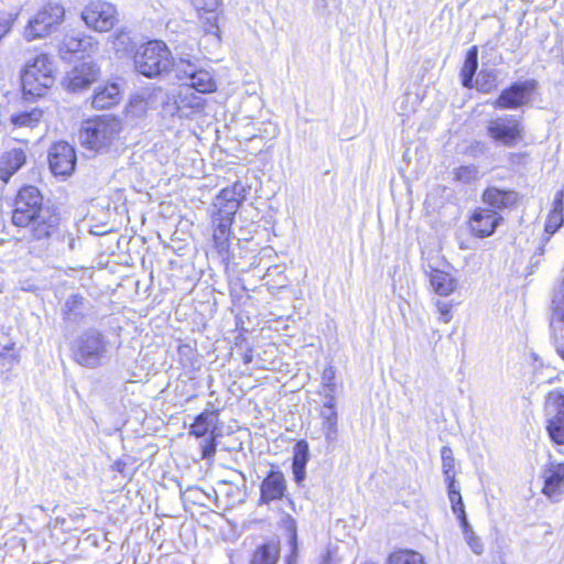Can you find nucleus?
Here are the masks:
<instances>
[{"label":"nucleus","instance_id":"obj_38","mask_svg":"<svg viewBox=\"0 0 564 564\" xmlns=\"http://www.w3.org/2000/svg\"><path fill=\"white\" fill-rule=\"evenodd\" d=\"M447 490L453 512L457 517L465 514L466 512L464 508L463 498L459 490L455 487V484L447 485Z\"/></svg>","mask_w":564,"mask_h":564},{"label":"nucleus","instance_id":"obj_32","mask_svg":"<svg viewBox=\"0 0 564 564\" xmlns=\"http://www.w3.org/2000/svg\"><path fill=\"white\" fill-rule=\"evenodd\" d=\"M42 110L33 108L29 111L13 113L10 121L15 127H34L42 118Z\"/></svg>","mask_w":564,"mask_h":564},{"label":"nucleus","instance_id":"obj_5","mask_svg":"<svg viewBox=\"0 0 564 564\" xmlns=\"http://www.w3.org/2000/svg\"><path fill=\"white\" fill-rule=\"evenodd\" d=\"M53 72V62L45 54H40L29 62L21 75L24 98L43 96L54 84Z\"/></svg>","mask_w":564,"mask_h":564},{"label":"nucleus","instance_id":"obj_22","mask_svg":"<svg viewBox=\"0 0 564 564\" xmlns=\"http://www.w3.org/2000/svg\"><path fill=\"white\" fill-rule=\"evenodd\" d=\"M310 459V447L308 443L304 440L299 441L294 446L292 471L294 475V481L301 484L306 476V464Z\"/></svg>","mask_w":564,"mask_h":564},{"label":"nucleus","instance_id":"obj_2","mask_svg":"<svg viewBox=\"0 0 564 564\" xmlns=\"http://www.w3.org/2000/svg\"><path fill=\"white\" fill-rule=\"evenodd\" d=\"M121 131V122L115 117L104 115L86 120L79 131V141L88 150L107 151Z\"/></svg>","mask_w":564,"mask_h":564},{"label":"nucleus","instance_id":"obj_31","mask_svg":"<svg viewBox=\"0 0 564 564\" xmlns=\"http://www.w3.org/2000/svg\"><path fill=\"white\" fill-rule=\"evenodd\" d=\"M112 48L119 57L135 53V43L128 32H118L112 40Z\"/></svg>","mask_w":564,"mask_h":564},{"label":"nucleus","instance_id":"obj_47","mask_svg":"<svg viewBox=\"0 0 564 564\" xmlns=\"http://www.w3.org/2000/svg\"><path fill=\"white\" fill-rule=\"evenodd\" d=\"M322 380H323L324 387L327 390H329L330 392H335L336 384H335L334 367L330 366V367H327L324 369L323 375H322Z\"/></svg>","mask_w":564,"mask_h":564},{"label":"nucleus","instance_id":"obj_35","mask_svg":"<svg viewBox=\"0 0 564 564\" xmlns=\"http://www.w3.org/2000/svg\"><path fill=\"white\" fill-rule=\"evenodd\" d=\"M497 86L495 69H481L476 77V87L482 93H490Z\"/></svg>","mask_w":564,"mask_h":564},{"label":"nucleus","instance_id":"obj_41","mask_svg":"<svg viewBox=\"0 0 564 564\" xmlns=\"http://www.w3.org/2000/svg\"><path fill=\"white\" fill-rule=\"evenodd\" d=\"M15 364L17 357L11 352V348L3 347L0 349V375L11 371Z\"/></svg>","mask_w":564,"mask_h":564},{"label":"nucleus","instance_id":"obj_14","mask_svg":"<svg viewBox=\"0 0 564 564\" xmlns=\"http://www.w3.org/2000/svg\"><path fill=\"white\" fill-rule=\"evenodd\" d=\"M47 161L51 172L55 176L65 178L75 171L77 161L75 149L65 141L56 142L48 149Z\"/></svg>","mask_w":564,"mask_h":564},{"label":"nucleus","instance_id":"obj_11","mask_svg":"<svg viewBox=\"0 0 564 564\" xmlns=\"http://www.w3.org/2000/svg\"><path fill=\"white\" fill-rule=\"evenodd\" d=\"M194 87L182 86L177 95H170L162 88L154 89L156 97H160L163 105L169 107V101L173 100L172 115L178 117H188L194 110H202L205 99L193 91Z\"/></svg>","mask_w":564,"mask_h":564},{"label":"nucleus","instance_id":"obj_24","mask_svg":"<svg viewBox=\"0 0 564 564\" xmlns=\"http://www.w3.org/2000/svg\"><path fill=\"white\" fill-rule=\"evenodd\" d=\"M430 284L441 296H447L456 289L457 282L456 280L448 274L438 269H432L430 272Z\"/></svg>","mask_w":564,"mask_h":564},{"label":"nucleus","instance_id":"obj_59","mask_svg":"<svg viewBox=\"0 0 564 564\" xmlns=\"http://www.w3.org/2000/svg\"><path fill=\"white\" fill-rule=\"evenodd\" d=\"M556 351L560 355V357L564 360V344L557 346Z\"/></svg>","mask_w":564,"mask_h":564},{"label":"nucleus","instance_id":"obj_51","mask_svg":"<svg viewBox=\"0 0 564 564\" xmlns=\"http://www.w3.org/2000/svg\"><path fill=\"white\" fill-rule=\"evenodd\" d=\"M437 308H438V312L441 314V319L444 322V323H448L452 318V315H451V310H449V305L447 303H444V302H441L438 301L437 302Z\"/></svg>","mask_w":564,"mask_h":564},{"label":"nucleus","instance_id":"obj_9","mask_svg":"<svg viewBox=\"0 0 564 564\" xmlns=\"http://www.w3.org/2000/svg\"><path fill=\"white\" fill-rule=\"evenodd\" d=\"M82 19L97 32H107L119 21L116 7L104 0L89 1L82 12Z\"/></svg>","mask_w":564,"mask_h":564},{"label":"nucleus","instance_id":"obj_33","mask_svg":"<svg viewBox=\"0 0 564 564\" xmlns=\"http://www.w3.org/2000/svg\"><path fill=\"white\" fill-rule=\"evenodd\" d=\"M388 564H425L423 556L412 550H401L389 556Z\"/></svg>","mask_w":564,"mask_h":564},{"label":"nucleus","instance_id":"obj_56","mask_svg":"<svg viewBox=\"0 0 564 564\" xmlns=\"http://www.w3.org/2000/svg\"><path fill=\"white\" fill-rule=\"evenodd\" d=\"M563 198H564V191L561 189L556 193L554 198V210H561L563 212Z\"/></svg>","mask_w":564,"mask_h":564},{"label":"nucleus","instance_id":"obj_48","mask_svg":"<svg viewBox=\"0 0 564 564\" xmlns=\"http://www.w3.org/2000/svg\"><path fill=\"white\" fill-rule=\"evenodd\" d=\"M17 14L0 13V39H2L11 29L12 22L15 20Z\"/></svg>","mask_w":564,"mask_h":564},{"label":"nucleus","instance_id":"obj_46","mask_svg":"<svg viewBox=\"0 0 564 564\" xmlns=\"http://www.w3.org/2000/svg\"><path fill=\"white\" fill-rule=\"evenodd\" d=\"M148 102L142 96H134L129 104V111L133 115L140 116L147 111Z\"/></svg>","mask_w":564,"mask_h":564},{"label":"nucleus","instance_id":"obj_7","mask_svg":"<svg viewBox=\"0 0 564 564\" xmlns=\"http://www.w3.org/2000/svg\"><path fill=\"white\" fill-rule=\"evenodd\" d=\"M487 133L495 142L512 148L523 140L522 117L505 115L491 119L487 124Z\"/></svg>","mask_w":564,"mask_h":564},{"label":"nucleus","instance_id":"obj_57","mask_svg":"<svg viewBox=\"0 0 564 564\" xmlns=\"http://www.w3.org/2000/svg\"><path fill=\"white\" fill-rule=\"evenodd\" d=\"M231 188H235V191L238 194L240 193V196H238V197L240 198V203H241L243 200V198H245V195H243L245 187L240 183H235Z\"/></svg>","mask_w":564,"mask_h":564},{"label":"nucleus","instance_id":"obj_27","mask_svg":"<svg viewBox=\"0 0 564 564\" xmlns=\"http://www.w3.org/2000/svg\"><path fill=\"white\" fill-rule=\"evenodd\" d=\"M478 68V48L473 46L468 50L464 66L462 68V84L464 87H473L474 76Z\"/></svg>","mask_w":564,"mask_h":564},{"label":"nucleus","instance_id":"obj_40","mask_svg":"<svg viewBox=\"0 0 564 564\" xmlns=\"http://www.w3.org/2000/svg\"><path fill=\"white\" fill-rule=\"evenodd\" d=\"M230 237H231V235H221V238H220V235L214 234L215 248L217 249V252L223 258V260H227V261L230 260V258H231L230 248H229Z\"/></svg>","mask_w":564,"mask_h":564},{"label":"nucleus","instance_id":"obj_1","mask_svg":"<svg viewBox=\"0 0 564 564\" xmlns=\"http://www.w3.org/2000/svg\"><path fill=\"white\" fill-rule=\"evenodd\" d=\"M43 199L40 189L33 185L22 187L15 197L12 224L26 229L29 239H44L57 232L59 214Z\"/></svg>","mask_w":564,"mask_h":564},{"label":"nucleus","instance_id":"obj_20","mask_svg":"<svg viewBox=\"0 0 564 564\" xmlns=\"http://www.w3.org/2000/svg\"><path fill=\"white\" fill-rule=\"evenodd\" d=\"M26 162V155L22 149H12L6 152L0 160V177L8 182Z\"/></svg>","mask_w":564,"mask_h":564},{"label":"nucleus","instance_id":"obj_8","mask_svg":"<svg viewBox=\"0 0 564 564\" xmlns=\"http://www.w3.org/2000/svg\"><path fill=\"white\" fill-rule=\"evenodd\" d=\"M65 15L64 7L50 3L40 10L28 23L24 37L28 41L44 37L62 23Z\"/></svg>","mask_w":564,"mask_h":564},{"label":"nucleus","instance_id":"obj_4","mask_svg":"<svg viewBox=\"0 0 564 564\" xmlns=\"http://www.w3.org/2000/svg\"><path fill=\"white\" fill-rule=\"evenodd\" d=\"M135 70L148 78L159 77L172 69L173 56L162 41H150L134 53Z\"/></svg>","mask_w":564,"mask_h":564},{"label":"nucleus","instance_id":"obj_34","mask_svg":"<svg viewBox=\"0 0 564 564\" xmlns=\"http://www.w3.org/2000/svg\"><path fill=\"white\" fill-rule=\"evenodd\" d=\"M441 458H442V469L445 476V481L447 485L455 484V459L453 455V451L448 446H443L441 449Z\"/></svg>","mask_w":564,"mask_h":564},{"label":"nucleus","instance_id":"obj_44","mask_svg":"<svg viewBox=\"0 0 564 564\" xmlns=\"http://www.w3.org/2000/svg\"><path fill=\"white\" fill-rule=\"evenodd\" d=\"M563 212L553 209L546 219L544 229L547 234L553 235L560 229V227L563 225Z\"/></svg>","mask_w":564,"mask_h":564},{"label":"nucleus","instance_id":"obj_54","mask_svg":"<svg viewBox=\"0 0 564 564\" xmlns=\"http://www.w3.org/2000/svg\"><path fill=\"white\" fill-rule=\"evenodd\" d=\"M318 564H337L336 558L334 557L333 552L327 549L321 556Z\"/></svg>","mask_w":564,"mask_h":564},{"label":"nucleus","instance_id":"obj_21","mask_svg":"<svg viewBox=\"0 0 564 564\" xmlns=\"http://www.w3.org/2000/svg\"><path fill=\"white\" fill-rule=\"evenodd\" d=\"M120 87L117 83H109L98 87L93 96L91 105L96 109H107L120 101Z\"/></svg>","mask_w":564,"mask_h":564},{"label":"nucleus","instance_id":"obj_53","mask_svg":"<svg viewBox=\"0 0 564 564\" xmlns=\"http://www.w3.org/2000/svg\"><path fill=\"white\" fill-rule=\"evenodd\" d=\"M323 409L336 410V400L334 397V392H330L329 390H327V392L325 393V402H324Z\"/></svg>","mask_w":564,"mask_h":564},{"label":"nucleus","instance_id":"obj_42","mask_svg":"<svg viewBox=\"0 0 564 564\" xmlns=\"http://www.w3.org/2000/svg\"><path fill=\"white\" fill-rule=\"evenodd\" d=\"M553 313L551 318V325L555 321L564 324V292H558L552 300Z\"/></svg>","mask_w":564,"mask_h":564},{"label":"nucleus","instance_id":"obj_13","mask_svg":"<svg viewBox=\"0 0 564 564\" xmlns=\"http://www.w3.org/2000/svg\"><path fill=\"white\" fill-rule=\"evenodd\" d=\"M543 481L541 492L553 503L562 501L564 497V462L550 459L541 469Z\"/></svg>","mask_w":564,"mask_h":564},{"label":"nucleus","instance_id":"obj_39","mask_svg":"<svg viewBox=\"0 0 564 564\" xmlns=\"http://www.w3.org/2000/svg\"><path fill=\"white\" fill-rule=\"evenodd\" d=\"M478 177V169L475 165H462L455 170V180L464 184H470Z\"/></svg>","mask_w":564,"mask_h":564},{"label":"nucleus","instance_id":"obj_49","mask_svg":"<svg viewBox=\"0 0 564 564\" xmlns=\"http://www.w3.org/2000/svg\"><path fill=\"white\" fill-rule=\"evenodd\" d=\"M220 4V0H194L197 11H216Z\"/></svg>","mask_w":564,"mask_h":564},{"label":"nucleus","instance_id":"obj_19","mask_svg":"<svg viewBox=\"0 0 564 564\" xmlns=\"http://www.w3.org/2000/svg\"><path fill=\"white\" fill-rule=\"evenodd\" d=\"M520 195L513 189H501L496 186H488L482 195V202L494 209L513 208L519 202Z\"/></svg>","mask_w":564,"mask_h":564},{"label":"nucleus","instance_id":"obj_3","mask_svg":"<svg viewBox=\"0 0 564 564\" xmlns=\"http://www.w3.org/2000/svg\"><path fill=\"white\" fill-rule=\"evenodd\" d=\"M109 340L96 328H88L72 344L73 359L80 366L95 369L108 358Z\"/></svg>","mask_w":564,"mask_h":564},{"label":"nucleus","instance_id":"obj_60","mask_svg":"<svg viewBox=\"0 0 564 564\" xmlns=\"http://www.w3.org/2000/svg\"><path fill=\"white\" fill-rule=\"evenodd\" d=\"M539 250H540V251H539V256H542V254H543V252H544V249L541 247Z\"/></svg>","mask_w":564,"mask_h":564},{"label":"nucleus","instance_id":"obj_45","mask_svg":"<svg viewBox=\"0 0 564 564\" xmlns=\"http://www.w3.org/2000/svg\"><path fill=\"white\" fill-rule=\"evenodd\" d=\"M464 539L475 554L480 555L484 553V544L474 530L467 531L466 534H464Z\"/></svg>","mask_w":564,"mask_h":564},{"label":"nucleus","instance_id":"obj_26","mask_svg":"<svg viewBox=\"0 0 564 564\" xmlns=\"http://www.w3.org/2000/svg\"><path fill=\"white\" fill-rule=\"evenodd\" d=\"M217 421L218 411L206 410L196 416L191 427V433L194 434L196 437H202L206 435L212 427H215Z\"/></svg>","mask_w":564,"mask_h":564},{"label":"nucleus","instance_id":"obj_50","mask_svg":"<svg viewBox=\"0 0 564 564\" xmlns=\"http://www.w3.org/2000/svg\"><path fill=\"white\" fill-rule=\"evenodd\" d=\"M291 534H290V543L292 545V555L288 558V564H292V560L296 556V550H297V541H296V528L294 520H291V524L289 527Z\"/></svg>","mask_w":564,"mask_h":564},{"label":"nucleus","instance_id":"obj_17","mask_svg":"<svg viewBox=\"0 0 564 564\" xmlns=\"http://www.w3.org/2000/svg\"><path fill=\"white\" fill-rule=\"evenodd\" d=\"M89 308V302L79 293L68 295L61 307L63 321L69 326L79 325Z\"/></svg>","mask_w":564,"mask_h":564},{"label":"nucleus","instance_id":"obj_12","mask_svg":"<svg viewBox=\"0 0 564 564\" xmlns=\"http://www.w3.org/2000/svg\"><path fill=\"white\" fill-rule=\"evenodd\" d=\"M538 82L527 79L512 83L505 88L492 102L495 109H518L530 102L531 95L535 91Z\"/></svg>","mask_w":564,"mask_h":564},{"label":"nucleus","instance_id":"obj_30","mask_svg":"<svg viewBox=\"0 0 564 564\" xmlns=\"http://www.w3.org/2000/svg\"><path fill=\"white\" fill-rule=\"evenodd\" d=\"M91 46L90 39L79 37L75 35H65L59 44V54L63 58L66 54H75L87 51Z\"/></svg>","mask_w":564,"mask_h":564},{"label":"nucleus","instance_id":"obj_25","mask_svg":"<svg viewBox=\"0 0 564 564\" xmlns=\"http://www.w3.org/2000/svg\"><path fill=\"white\" fill-rule=\"evenodd\" d=\"M240 196L235 188H224L216 198L215 206L219 213L226 214L227 216H235L240 206Z\"/></svg>","mask_w":564,"mask_h":564},{"label":"nucleus","instance_id":"obj_10","mask_svg":"<svg viewBox=\"0 0 564 564\" xmlns=\"http://www.w3.org/2000/svg\"><path fill=\"white\" fill-rule=\"evenodd\" d=\"M546 431L550 438L564 445V390L549 392L545 400Z\"/></svg>","mask_w":564,"mask_h":564},{"label":"nucleus","instance_id":"obj_29","mask_svg":"<svg viewBox=\"0 0 564 564\" xmlns=\"http://www.w3.org/2000/svg\"><path fill=\"white\" fill-rule=\"evenodd\" d=\"M278 560V546L273 543H264L254 550L249 564H276Z\"/></svg>","mask_w":564,"mask_h":564},{"label":"nucleus","instance_id":"obj_23","mask_svg":"<svg viewBox=\"0 0 564 564\" xmlns=\"http://www.w3.org/2000/svg\"><path fill=\"white\" fill-rule=\"evenodd\" d=\"M37 241L41 246L54 245L56 250L59 252L73 251L75 249L76 239L66 229L61 226V219L57 223V232L44 239H32Z\"/></svg>","mask_w":564,"mask_h":564},{"label":"nucleus","instance_id":"obj_6","mask_svg":"<svg viewBox=\"0 0 564 564\" xmlns=\"http://www.w3.org/2000/svg\"><path fill=\"white\" fill-rule=\"evenodd\" d=\"M172 69L175 77L182 80V86H191L199 94L212 93L216 89V83L212 74L199 65L196 57L180 56L173 58Z\"/></svg>","mask_w":564,"mask_h":564},{"label":"nucleus","instance_id":"obj_28","mask_svg":"<svg viewBox=\"0 0 564 564\" xmlns=\"http://www.w3.org/2000/svg\"><path fill=\"white\" fill-rule=\"evenodd\" d=\"M321 417H322V430L325 435L326 442L329 444L336 442L337 433H338L337 410L322 409Z\"/></svg>","mask_w":564,"mask_h":564},{"label":"nucleus","instance_id":"obj_58","mask_svg":"<svg viewBox=\"0 0 564 564\" xmlns=\"http://www.w3.org/2000/svg\"><path fill=\"white\" fill-rule=\"evenodd\" d=\"M245 364H250L252 361V352L248 351L242 357Z\"/></svg>","mask_w":564,"mask_h":564},{"label":"nucleus","instance_id":"obj_36","mask_svg":"<svg viewBox=\"0 0 564 564\" xmlns=\"http://www.w3.org/2000/svg\"><path fill=\"white\" fill-rule=\"evenodd\" d=\"M199 19L205 33L213 34L219 40V28L217 24L218 15L216 11H203Z\"/></svg>","mask_w":564,"mask_h":564},{"label":"nucleus","instance_id":"obj_55","mask_svg":"<svg viewBox=\"0 0 564 564\" xmlns=\"http://www.w3.org/2000/svg\"><path fill=\"white\" fill-rule=\"evenodd\" d=\"M457 519L459 521V525L462 528L463 534H466L467 531H471L473 530L470 523L468 522L466 513L463 514V516L457 517Z\"/></svg>","mask_w":564,"mask_h":564},{"label":"nucleus","instance_id":"obj_15","mask_svg":"<svg viewBox=\"0 0 564 564\" xmlns=\"http://www.w3.org/2000/svg\"><path fill=\"white\" fill-rule=\"evenodd\" d=\"M99 72V67L93 61L82 62L66 73L62 85L69 93H80L97 80Z\"/></svg>","mask_w":564,"mask_h":564},{"label":"nucleus","instance_id":"obj_52","mask_svg":"<svg viewBox=\"0 0 564 564\" xmlns=\"http://www.w3.org/2000/svg\"><path fill=\"white\" fill-rule=\"evenodd\" d=\"M216 453V443L214 440L206 442L202 447V457L209 458Z\"/></svg>","mask_w":564,"mask_h":564},{"label":"nucleus","instance_id":"obj_16","mask_svg":"<svg viewBox=\"0 0 564 564\" xmlns=\"http://www.w3.org/2000/svg\"><path fill=\"white\" fill-rule=\"evenodd\" d=\"M503 218L494 209L478 208L469 220L473 234L478 238L491 236Z\"/></svg>","mask_w":564,"mask_h":564},{"label":"nucleus","instance_id":"obj_43","mask_svg":"<svg viewBox=\"0 0 564 564\" xmlns=\"http://www.w3.org/2000/svg\"><path fill=\"white\" fill-rule=\"evenodd\" d=\"M183 497L188 501L197 505H205L204 499L209 498V496L197 486H188L183 492Z\"/></svg>","mask_w":564,"mask_h":564},{"label":"nucleus","instance_id":"obj_37","mask_svg":"<svg viewBox=\"0 0 564 564\" xmlns=\"http://www.w3.org/2000/svg\"><path fill=\"white\" fill-rule=\"evenodd\" d=\"M235 216H227L226 214L217 212L214 216L213 221L216 225L214 234L217 235H231L230 227L232 225Z\"/></svg>","mask_w":564,"mask_h":564},{"label":"nucleus","instance_id":"obj_18","mask_svg":"<svg viewBox=\"0 0 564 564\" xmlns=\"http://www.w3.org/2000/svg\"><path fill=\"white\" fill-rule=\"evenodd\" d=\"M286 491V480L282 471L271 469L260 486V503L269 505L281 500Z\"/></svg>","mask_w":564,"mask_h":564}]
</instances>
